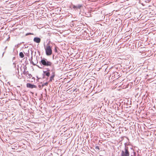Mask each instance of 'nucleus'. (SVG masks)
Here are the masks:
<instances>
[{"label":"nucleus","mask_w":156,"mask_h":156,"mask_svg":"<svg viewBox=\"0 0 156 156\" xmlns=\"http://www.w3.org/2000/svg\"><path fill=\"white\" fill-rule=\"evenodd\" d=\"M41 61L40 62L41 65L43 66V67H50L52 68L51 71H53V70L54 69V65L53 63L51 61H48L46 58L41 57Z\"/></svg>","instance_id":"f257e3e1"},{"label":"nucleus","mask_w":156,"mask_h":156,"mask_svg":"<svg viewBox=\"0 0 156 156\" xmlns=\"http://www.w3.org/2000/svg\"><path fill=\"white\" fill-rule=\"evenodd\" d=\"M44 46L46 55L48 56L51 55L52 54V46L50 45L49 43L47 44L46 46H45V45H44Z\"/></svg>","instance_id":"f03ea898"},{"label":"nucleus","mask_w":156,"mask_h":156,"mask_svg":"<svg viewBox=\"0 0 156 156\" xmlns=\"http://www.w3.org/2000/svg\"><path fill=\"white\" fill-rule=\"evenodd\" d=\"M130 153L129 151V147H125L123 150L121 151V156H129Z\"/></svg>","instance_id":"7ed1b4c3"},{"label":"nucleus","mask_w":156,"mask_h":156,"mask_svg":"<svg viewBox=\"0 0 156 156\" xmlns=\"http://www.w3.org/2000/svg\"><path fill=\"white\" fill-rule=\"evenodd\" d=\"M55 76V72H52L51 76H50V79L48 82H46V83H42V86L43 87L45 86H47L49 82H51L53 80H54V78Z\"/></svg>","instance_id":"20e7f679"},{"label":"nucleus","mask_w":156,"mask_h":156,"mask_svg":"<svg viewBox=\"0 0 156 156\" xmlns=\"http://www.w3.org/2000/svg\"><path fill=\"white\" fill-rule=\"evenodd\" d=\"M112 76V78L115 80L118 79L121 76H120V73L115 72H113L112 74L110 75Z\"/></svg>","instance_id":"39448f33"},{"label":"nucleus","mask_w":156,"mask_h":156,"mask_svg":"<svg viewBox=\"0 0 156 156\" xmlns=\"http://www.w3.org/2000/svg\"><path fill=\"white\" fill-rule=\"evenodd\" d=\"M73 8L75 10H77L78 11V10H80V11H81V9L82 7L83 6V4H78L76 5H72Z\"/></svg>","instance_id":"423d86ee"},{"label":"nucleus","mask_w":156,"mask_h":156,"mask_svg":"<svg viewBox=\"0 0 156 156\" xmlns=\"http://www.w3.org/2000/svg\"><path fill=\"white\" fill-rule=\"evenodd\" d=\"M45 69L46 70L43 71V74L47 77L46 78V80H48V77H49L50 75V69L48 68H47Z\"/></svg>","instance_id":"0eeeda50"},{"label":"nucleus","mask_w":156,"mask_h":156,"mask_svg":"<svg viewBox=\"0 0 156 156\" xmlns=\"http://www.w3.org/2000/svg\"><path fill=\"white\" fill-rule=\"evenodd\" d=\"M26 86L27 87L29 88L33 89V88H37V86L36 85L30 83H27Z\"/></svg>","instance_id":"6e6552de"},{"label":"nucleus","mask_w":156,"mask_h":156,"mask_svg":"<svg viewBox=\"0 0 156 156\" xmlns=\"http://www.w3.org/2000/svg\"><path fill=\"white\" fill-rule=\"evenodd\" d=\"M33 40L34 42L37 43H39L41 42V39L39 37H34Z\"/></svg>","instance_id":"1a4fd4ad"},{"label":"nucleus","mask_w":156,"mask_h":156,"mask_svg":"<svg viewBox=\"0 0 156 156\" xmlns=\"http://www.w3.org/2000/svg\"><path fill=\"white\" fill-rule=\"evenodd\" d=\"M98 145H99L97 146V144H96V146H95V148L96 149H98V151H99L100 150L99 147L100 146V144H99V143H98Z\"/></svg>","instance_id":"9d476101"},{"label":"nucleus","mask_w":156,"mask_h":156,"mask_svg":"<svg viewBox=\"0 0 156 156\" xmlns=\"http://www.w3.org/2000/svg\"><path fill=\"white\" fill-rule=\"evenodd\" d=\"M19 56L20 58H23L24 57V54L23 52H20L19 54Z\"/></svg>","instance_id":"9b49d317"},{"label":"nucleus","mask_w":156,"mask_h":156,"mask_svg":"<svg viewBox=\"0 0 156 156\" xmlns=\"http://www.w3.org/2000/svg\"><path fill=\"white\" fill-rule=\"evenodd\" d=\"M35 78L34 77H33L31 79L28 80L27 81H28L29 82H33L35 81Z\"/></svg>","instance_id":"f8f14e48"},{"label":"nucleus","mask_w":156,"mask_h":156,"mask_svg":"<svg viewBox=\"0 0 156 156\" xmlns=\"http://www.w3.org/2000/svg\"><path fill=\"white\" fill-rule=\"evenodd\" d=\"M26 77H27V78H30L32 77V75L30 74H29L28 73L27 76H26Z\"/></svg>","instance_id":"ddd939ff"},{"label":"nucleus","mask_w":156,"mask_h":156,"mask_svg":"<svg viewBox=\"0 0 156 156\" xmlns=\"http://www.w3.org/2000/svg\"><path fill=\"white\" fill-rule=\"evenodd\" d=\"M23 73V74L25 75L26 76H27V74H28V71H25V70H24Z\"/></svg>","instance_id":"4468645a"},{"label":"nucleus","mask_w":156,"mask_h":156,"mask_svg":"<svg viewBox=\"0 0 156 156\" xmlns=\"http://www.w3.org/2000/svg\"><path fill=\"white\" fill-rule=\"evenodd\" d=\"M32 34H32V33H27L25 35L26 36H28V35H32Z\"/></svg>","instance_id":"2eb2a0df"},{"label":"nucleus","mask_w":156,"mask_h":156,"mask_svg":"<svg viewBox=\"0 0 156 156\" xmlns=\"http://www.w3.org/2000/svg\"><path fill=\"white\" fill-rule=\"evenodd\" d=\"M30 62L33 65H34V66H35L36 65V64L34 63V62H33L32 60L30 61Z\"/></svg>","instance_id":"dca6fc26"},{"label":"nucleus","mask_w":156,"mask_h":156,"mask_svg":"<svg viewBox=\"0 0 156 156\" xmlns=\"http://www.w3.org/2000/svg\"><path fill=\"white\" fill-rule=\"evenodd\" d=\"M23 68L24 69V70H25V71H26L27 69V67L26 66H23Z\"/></svg>","instance_id":"f3484780"},{"label":"nucleus","mask_w":156,"mask_h":156,"mask_svg":"<svg viewBox=\"0 0 156 156\" xmlns=\"http://www.w3.org/2000/svg\"><path fill=\"white\" fill-rule=\"evenodd\" d=\"M38 87L39 88H40L41 89H42L43 88V87L42 86V85H38Z\"/></svg>","instance_id":"a211bd4d"},{"label":"nucleus","mask_w":156,"mask_h":156,"mask_svg":"<svg viewBox=\"0 0 156 156\" xmlns=\"http://www.w3.org/2000/svg\"><path fill=\"white\" fill-rule=\"evenodd\" d=\"M57 47H55V49H54L55 51L56 52H57Z\"/></svg>","instance_id":"6ab92c4d"},{"label":"nucleus","mask_w":156,"mask_h":156,"mask_svg":"<svg viewBox=\"0 0 156 156\" xmlns=\"http://www.w3.org/2000/svg\"><path fill=\"white\" fill-rule=\"evenodd\" d=\"M42 76H43V77H42V79H44L46 78V76L44 75L43 73L42 74Z\"/></svg>","instance_id":"aec40b11"},{"label":"nucleus","mask_w":156,"mask_h":156,"mask_svg":"<svg viewBox=\"0 0 156 156\" xmlns=\"http://www.w3.org/2000/svg\"><path fill=\"white\" fill-rule=\"evenodd\" d=\"M129 145V144H127V143H125L124 144L125 147H128L127 145Z\"/></svg>","instance_id":"412c9836"},{"label":"nucleus","mask_w":156,"mask_h":156,"mask_svg":"<svg viewBox=\"0 0 156 156\" xmlns=\"http://www.w3.org/2000/svg\"><path fill=\"white\" fill-rule=\"evenodd\" d=\"M37 79L36 80L37 81H38L39 79H42L41 78H38L37 76Z\"/></svg>","instance_id":"4be33fe9"},{"label":"nucleus","mask_w":156,"mask_h":156,"mask_svg":"<svg viewBox=\"0 0 156 156\" xmlns=\"http://www.w3.org/2000/svg\"><path fill=\"white\" fill-rule=\"evenodd\" d=\"M131 156H136V153L134 152V155H131Z\"/></svg>","instance_id":"5701e85b"},{"label":"nucleus","mask_w":156,"mask_h":156,"mask_svg":"<svg viewBox=\"0 0 156 156\" xmlns=\"http://www.w3.org/2000/svg\"><path fill=\"white\" fill-rule=\"evenodd\" d=\"M32 59H33V56L32 55L31 57L30 61L32 60ZM29 60H30V59H29Z\"/></svg>","instance_id":"b1692460"},{"label":"nucleus","mask_w":156,"mask_h":156,"mask_svg":"<svg viewBox=\"0 0 156 156\" xmlns=\"http://www.w3.org/2000/svg\"><path fill=\"white\" fill-rule=\"evenodd\" d=\"M130 149H131L133 151V153H134V152H135V151H134V150L133 148V147H131Z\"/></svg>","instance_id":"393cba45"},{"label":"nucleus","mask_w":156,"mask_h":156,"mask_svg":"<svg viewBox=\"0 0 156 156\" xmlns=\"http://www.w3.org/2000/svg\"><path fill=\"white\" fill-rule=\"evenodd\" d=\"M9 39H10V37H9L7 39V41H9Z\"/></svg>","instance_id":"a878e982"},{"label":"nucleus","mask_w":156,"mask_h":156,"mask_svg":"<svg viewBox=\"0 0 156 156\" xmlns=\"http://www.w3.org/2000/svg\"><path fill=\"white\" fill-rule=\"evenodd\" d=\"M120 66L121 67V65L120 64H119L118 65V67H119V68Z\"/></svg>","instance_id":"bb28decb"},{"label":"nucleus","mask_w":156,"mask_h":156,"mask_svg":"<svg viewBox=\"0 0 156 156\" xmlns=\"http://www.w3.org/2000/svg\"><path fill=\"white\" fill-rule=\"evenodd\" d=\"M37 66L38 67V68L41 69L42 68V67H40L39 66Z\"/></svg>","instance_id":"cd10ccee"},{"label":"nucleus","mask_w":156,"mask_h":156,"mask_svg":"<svg viewBox=\"0 0 156 156\" xmlns=\"http://www.w3.org/2000/svg\"><path fill=\"white\" fill-rule=\"evenodd\" d=\"M10 94H11L12 95H13V93H12V92H11V93H10Z\"/></svg>","instance_id":"c85d7f7f"},{"label":"nucleus","mask_w":156,"mask_h":156,"mask_svg":"<svg viewBox=\"0 0 156 156\" xmlns=\"http://www.w3.org/2000/svg\"><path fill=\"white\" fill-rule=\"evenodd\" d=\"M5 53V51H4V52H3V53L2 54V56H3L4 54Z\"/></svg>","instance_id":"c756f323"},{"label":"nucleus","mask_w":156,"mask_h":156,"mask_svg":"<svg viewBox=\"0 0 156 156\" xmlns=\"http://www.w3.org/2000/svg\"><path fill=\"white\" fill-rule=\"evenodd\" d=\"M90 34H91V35H90V36H92L93 35V34H91V33H90Z\"/></svg>","instance_id":"7c9ffc66"},{"label":"nucleus","mask_w":156,"mask_h":156,"mask_svg":"<svg viewBox=\"0 0 156 156\" xmlns=\"http://www.w3.org/2000/svg\"><path fill=\"white\" fill-rule=\"evenodd\" d=\"M90 34H91V35H90V36H92L93 35V34H91V33H90Z\"/></svg>","instance_id":"2f4dec72"},{"label":"nucleus","mask_w":156,"mask_h":156,"mask_svg":"<svg viewBox=\"0 0 156 156\" xmlns=\"http://www.w3.org/2000/svg\"><path fill=\"white\" fill-rule=\"evenodd\" d=\"M15 57H14L13 58V60H14V59H15Z\"/></svg>","instance_id":"473e14b6"},{"label":"nucleus","mask_w":156,"mask_h":156,"mask_svg":"<svg viewBox=\"0 0 156 156\" xmlns=\"http://www.w3.org/2000/svg\"><path fill=\"white\" fill-rule=\"evenodd\" d=\"M54 55H53V57H52L53 59H54Z\"/></svg>","instance_id":"72a5a7b5"},{"label":"nucleus","mask_w":156,"mask_h":156,"mask_svg":"<svg viewBox=\"0 0 156 156\" xmlns=\"http://www.w3.org/2000/svg\"><path fill=\"white\" fill-rule=\"evenodd\" d=\"M12 149H15V148H12Z\"/></svg>","instance_id":"f704fd0d"},{"label":"nucleus","mask_w":156,"mask_h":156,"mask_svg":"<svg viewBox=\"0 0 156 156\" xmlns=\"http://www.w3.org/2000/svg\"><path fill=\"white\" fill-rule=\"evenodd\" d=\"M7 47H6L5 48V49H6V48Z\"/></svg>","instance_id":"c9c22d12"},{"label":"nucleus","mask_w":156,"mask_h":156,"mask_svg":"<svg viewBox=\"0 0 156 156\" xmlns=\"http://www.w3.org/2000/svg\"><path fill=\"white\" fill-rule=\"evenodd\" d=\"M38 52L39 53H40V52H39V51H38Z\"/></svg>","instance_id":"e433bc0d"},{"label":"nucleus","mask_w":156,"mask_h":156,"mask_svg":"<svg viewBox=\"0 0 156 156\" xmlns=\"http://www.w3.org/2000/svg\"><path fill=\"white\" fill-rule=\"evenodd\" d=\"M100 156H102V155H100Z\"/></svg>","instance_id":"4c0bfd02"}]
</instances>
